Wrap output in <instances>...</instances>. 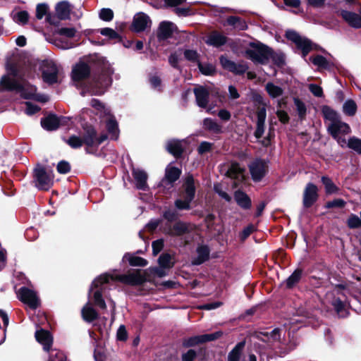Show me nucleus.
<instances>
[{
    "label": "nucleus",
    "instance_id": "nucleus-45",
    "mask_svg": "<svg viewBox=\"0 0 361 361\" xmlns=\"http://www.w3.org/2000/svg\"><path fill=\"white\" fill-rule=\"evenodd\" d=\"M302 271L300 270H295L286 280V286L292 288L296 284L301 278Z\"/></svg>",
    "mask_w": 361,
    "mask_h": 361
},
{
    "label": "nucleus",
    "instance_id": "nucleus-2",
    "mask_svg": "<svg viewBox=\"0 0 361 361\" xmlns=\"http://www.w3.org/2000/svg\"><path fill=\"white\" fill-rule=\"evenodd\" d=\"M113 73L114 69L109 65L105 66L101 73L93 78L87 91L92 94L100 95L104 94L111 84Z\"/></svg>",
    "mask_w": 361,
    "mask_h": 361
},
{
    "label": "nucleus",
    "instance_id": "nucleus-53",
    "mask_svg": "<svg viewBox=\"0 0 361 361\" xmlns=\"http://www.w3.org/2000/svg\"><path fill=\"white\" fill-rule=\"evenodd\" d=\"M101 35L108 37L110 39H116L119 36L118 33L111 28L105 27L100 30Z\"/></svg>",
    "mask_w": 361,
    "mask_h": 361
},
{
    "label": "nucleus",
    "instance_id": "nucleus-11",
    "mask_svg": "<svg viewBox=\"0 0 361 361\" xmlns=\"http://www.w3.org/2000/svg\"><path fill=\"white\" fill-rule=\"evenodd\" d=\"M18 298L30 308L35 309L39 305V300L36 293L27 288H20L18 291Z\"/></svg>",
    "mask_w": 361,
    "mask_h": 361
},
{
    "label": "nucleus",
    "instance_id": "nucleus-20",
    "mask_svg": "<svg viewBox=\"0 0 361 361\" xmlns=\"http://www.w3.org/2000/svg\"><path fill=\"white\" fill-rule=\"evenodd\" d=\"M187 142L184 140H172L168 142L167 144V150L169 153L172 154L173 156L178 157L181 155L183 150L186 147Z\"/></svg>",
    "mask_w": 361,
    "mask_h": 361
},
{
    "label": "nucleus",
    "instance_id": "nucleus-30",
    "mask_svg": "<svg viewBox=\"0 0 361 361\" xmlns=\"http://www.w3.org/2000/svg\"><path fill=\"white\" fill-rule=\"evenodd\" d=\"M197 257L194 259V264H200L209 259V250L206 245H200L197 248Z\"/></svg>",
    "mask_w": 361,
    "mask_h": 361
},
{
    "label": "nucleus",
    "instance_id": "nucleus-17",
    "mask_svg": "<svg viewBox=\"0 0 361 361\" xmlns=\"http://www.w3.org/2000/svg\"><path fill=\"white\" fill-rule=\"evenodd\" d=\"M90 73V66L84 62H79L73 68L72 78L74 81H80L88 77Z\"/></svg>",
    "mask_w": 361,
    "mask_h": 361
},
{
    "label": "nucleus",
    "instance_id": "nucleus-48",
    "mask_svg": "<svg viewBox=\"0 0 361 361\" xmlns=\"http://www.w3.org/2000/svg\"><path fill=\"white\" fill-rule=\"evenodd\" d=\"M348 226L350 228L361 227V219L355 214H351L348 219Z\"/></svg>",
    "mask_w": 361,
    "mask_h": 361
},
{
    "label": "nucleus",
    "instance_id": "nucleus-34",
    "mask_svg": "<svg viewBox=\"0 0 361 361\" xmlns=\"http://www.w3.org/2000/svg\"><path fill=\"white\" fill-rule=\"evenodd\" d=\"M11 17L14 22L20 25H25L28 22L29 14L25 11H13Z\"/></svg>",
    "mask_w": 361,
    "mask_h": 361
},
{
    "label": "nucleus",
    "instance_id": "nucleus-32",
    "mask_svg": "<svg viewBox=\"0 0 361 361\" xmlns=\"http://www.w3.org/2000/svg\"><path fill=\"white\" fill-rule=\"evenodd\" d=\"M173 32V24L170 22H162L159 27L157 36L159 39H164L169 37Z\"/></svg>",
    "mask_w": 361,
    "mask_h": 361
},
{
    "label": "nucleus",
    "instance_id": "nucleus-51",
    "mask_svg": "<svg viewBox=\"0 0 361 361\" xmlns=\"http://www.w3.org/2000/svg\"><path fill=\"white\" fill-rule=\"evenodd\" d=\"M99 18L104 21H111L114 18V12L110 8H102L99 12Z\"/></svg>",
    "mask_w": 361,
    "mask_h": 361
},
{
    "label": "nucleus",
    "instance_id": "nucleus-50",
    "mask_svg": "<svg viewBox=\"0 0 361 361\" xmlns=\"http://www.w3.org/2000/svg\"><path fill=\"white\" fill-rule=\"evenodd\" d=\"M48 6L45 4H39L36 8V17L37 19H42L48 11Z\"/></svg>",
    "mask_w": 361,
    "mask_h": 361
},
{
    "label": "nucleus",
    "instance_id": "nucleus-31",
    "mask_svg": "<svg viewBox=\"0 0 361 361\" xmlns=\"http://www.w3.org/2000/svg\"><path fill=\"white\" fill-rule=\"evenodd\" d=\"M82 316L85 321L91 322L97 318L98 314L88 302L82 309Z\"/></svg>",
    "mask_w": 361,
    "mask_h": 361
},
{
    "label": "nucleus",
    "instance_id": "nucleus-18",
    "mask_svg": "<svg viewBox=\"0 0 361 361\" xmlns=\"http://www.w3.org/2000/svg\"><path fill=\"white\" fill-rule=\"evenodd\" d=\"M150 25L151 20L149 16L144 13H138L134 16L132 26L135 32H141L149 27Z\"/></svg>",
    "mask_w": 361,
    "mask_h": 361
},
{
    "label": "nucleus",
    "instance_id": "nucleus-36",
    "mask_svg": "<svg viewBox=\"0 0 361 361\" xmlns=\"http://www.w3.org/2000/svg\"><path fill=\"white\" fill-rule=\"evenodd\" d=\"M235 200L238 204L243 208L247 209L251 205V202L248 196L241 191L235 192Z\"/></svg>",
    "mask_w": 361,
    "mask_h": 361
},
{
    "label": "nucleus",
    "instance_id": "nucleus-8",
    "mask_svg": "<svg viewBox=\"0 0 361 361\" xmlns=\"http://www.w3.org/2000/svg\"><path fill=\"white\" fill-rule=\"evenodd\" d=\"M246 56L256 63H266L270 56L271 50L262 44H253L245 51Z\"/></svg>",
    "mask_w": 361,
    "mask_h": 361
},
{
    "label": "nucleus",
    "instance_id": "nucleus-64",
    "mask_svg": "<svg viewBox=\"0 0 361 361\" xmlns=\"http://www.w3.org/2000/svg\"><path fill=\"white\" fill-rule=\"evenodd\" d=\"M196 357V352L194 350H189L182 355L183 361H193Z\"/></svg>",
    "mask_w": 361,
    "mask_h": 361
},
{
    "label": "nucleus",
    "instance_id": "nucleus-60",
    "mask_svg": "<svg viewBox=\"0 0 361 361\" xmlns=\"http://www.w3.org/2000/svg\"><path fill=\"white\" fill-rule=\"evenodd\" d=\"M309 90L315 97H321L323 96L322 88L317 85H315V84L309 85Z\"/></svg>",
    "mask_w": 361,
    "mask_h": 361
},
{
    "label": "nucleus",
    "instance_id": "nucleus-47",
    "mask_svg": "<svg viewBox=\"0 0 361 361\" xmlns=\"http://www.w3.org/2000/svg\"><path fill=\"white\" fill-rule=\"evenodd\" d=\"M346 144L350 148L361 154V140L353 137L350 138Z\"/></svg>",
    "mask_w": 361,
    "mask_h": 361
},
{
    "label": "nucleus",
    "instance_id": "nucleus-13",
    "mask_svg": "<svg viewBox=\"0 0 361 361\" xmlns=\"http://www.w3.org/2000/svg\"><path fill=\"white\" fill-rule=\"evenodd\" d=\"M267 171V163L262 160H255L250 165V171L254 181H259Z\"/></svg>",
    "mask_w": 361,
    "mask_h": 361
},
{
    "label": "nucleus",
    "instance_id": "nucleus-15",
    "mask_svg": "<svg viewBox=\"0 0 361 361\" xmlns=\"http://www.w3.org/2000/svg\"><path fill=\"white\" fill-rule=\"evenodd\" d=\"M317 187L312 184L308 183L304 190L303 194V205L305 207H310L317 200Z\"/></svg>",
    "mask_w": 361,
    "mask_h": 361
},
{
    "label": "nucleus",
    "instance_id": "nucleus-12",
    "mask_svg": "<svg viewBox=\"0 0 361 361\" xmlns=\"http://www.w3.org/2000/svg\"><path fill=\"white\" fill-rule=\"evenodd\" d=\"M338 13L350 27L355 29L361 28V8L359 13L348 10H341Z\"/></svg>",
    "mask_w": 361,
    "mask_h": 361
},
{
    "label": "nucleus",
    "instance_id": "nucleus-4",
    "mask_svg": "<svg viewBox=\"0 0 361 361\" xmlns=\"http://www.w3.org/2000/svg\"><path fill=\"white\" fill-rule=\"evenodd\" d=\"M110 280H116L124 283L130 284V285H137L140 284L143 282L144 279L142 276L140 274H123V275H117L113 276L107 274H102L98 278H97L93 282L90 288V290L92 291L94 288H99L100 286L104 283H109Z\"/></svg>",
    "mask_w": 361,
    "mask_h": 361
},
{
    "label": "nucleus",
    "instance_id": "nucleus-23",
    "mask_svg": "<svg viewBox=\"0 0 361 361\" xmlns=\"http://www.w3.org/2000/svg\"><path fill=\"white\" fill-rule=\"evenodd\" d=\"M194 93L197 105L200 107H206L208 104L209 91L203 87H199L194 90Z\"/></svg>",
    "mask_w": 361,
    "mask_h": 361
},
{
    "label": "nucleus",
    "instance_id": "nucleus-44",
    "mask_svg": "<svg viewBox=\"0 0 361 361\" xmlns=\"http://www.w3.org/2000/svg\"><path fill=\"white\" fill-rule=\"evenodd\" d=\"M102 288L96 290L93 294L94 302L102 309H106V305L102 298Z\"/></svg>",
    "mask_w": 361,
    "mask_h": 361
},
{
    "label": "nucleus",
    "instance_id": "nucleus-52",
    "mask_svg": "<svg viewBox=\"0 0 361 361\" xmlns=\"http://www.w3.org/2000/svg\"><path fill=\"white\" fill-rule=\"evenodd\" d=\"M60 35H63L68 38H72L75 35L76 30L73 27H62L58 30Z\"/></svg>",
    "mask_w": 361,
    "mask_h": 361
},
{
    "label": "nucleus",
    "instance_id": "nucleus-42",
    "mask_svg": "<svg viewBox=\"0 0 361 361\" xmlns=\"http://www.w3.org/2000/svg\"><path fill=\"white\" fill-rule=\"evenodd\" d=\"M322 181L324 185L325 190L327 194L336 193L338 191V188L329 178L323 176L322 178Z\"/></svg>",
    "mask_w": 361,
    "mask_h": 361
},
{
    "label": "nucleus",
    "instance_id": "nucleus-41",
    "mask_svg": "<svg viewBox=\"0 0 361 361\" xmlns=\"http://www.w3.org/2000/svg\"><path fill=\"white\" fill-rule=\"evenodd\" d=\"M265 89L271 98L279 97L283 93V90L281 87L277 86L272 82H268L266 85Z\"/></svg>",
    "mask_w": 361,
    "mask_h": 361
},
{
    "label": "nucleus",
    "instance_id": "nucleus-37",
    "mask_svg": "<svg viewBox=\"0 0 361 361\" xmlns=\"http://www.w3.org/2000/svg\"><path fill=\"white\" fill-rule=\"evenodd\" d=\"M206 42L209 44L219 47L226 43V37L217 32L212 33L207 38Z\"/></svg>",
    "mask_w": 361,
    "mask_h": 361
},
{
    "label": "nucleus",
    "instance_id": "nucleus-35",
    "mask_svg": "<svg viewBox=\"0 0 361 361\" xmlns=\"http://www.w3.org/2000/svg\"><path fill=\"white\" fill-rule=\"evenodd\" d=\"M158 262L161 267L166 269L171 268L175 263L173 256L168 253L161 255Z\"/></svg>",
    "mask_w": 361,
    "mask_h": 361
},
{
    "label": "nucleus",
    "instance_id": "nucleus-24",
    "mask_svg": "<svg viewBox=\"0 0 361 361\" xmlns=\"http://www.w3.org/2000/svg\"><path fill=\"white\" fill-rule=\"evenodd\" d=\"M192 229V226L183 221L176 223L172 228H169L167 233L171 235H181L188 233Z\"/></svg>",
    "mask_w": 361,
    "mask_h": 361
},
{
    "label": "nucleus",
    "instance_id": "nucleus-43",
    "mask_svg": "<svg viewBox=\"0 0 361 361\" xmlns=\"http://www.w3.org/2000/svg\"><path fill=\"white\" fill-rule=\"evenodd\" d=\"M124 259H127L131 266L145 267L147 264V260L140 257L125 255Z\"/></svg>",
    "mask_w": 361,
    "mask_h": 361
},
{
    "label": "nucleus",
    "instance_id": "nucleus-40",
    "mask_svg": "<svg viewBox=\"0 0 361 361\" xmlns=\"http://www.w3.org/2000/svg\"><path fill=\"white\" fill-rule=\"evenodd\" d=\"M357 104L352 99L346 100L343 105V112L348 116H353L357 112Z\"/></svg>",
    "mask_w": 361,
    "mask_h": 361
},
{
    "label": "nucleus",
    "instance_id": "nucleus-63",
    "mask_svg": "<svg viewBox=\"0 0 361 361\" xmlns=\"http://www.w3.org/2000/svg\"><path fill=\"white\" fill-rule=\"evenodd\" d=\"M184 56L186 59L191 61H195L197 60V53L194 50L188 49L184 51Z\"/></svg>",
    "mask_w": 361,
    "mask_h": 361
},
{
    "label": "nucleus",
    "instance_id": "nucleus-14",
    "mask_svg": "<svg viewBox=\"0 0 361 361\" xmlns=\"http://www.w3.org/2000/svg\"><path fill=\"white\" fill-rule=\"evenodd\" d=\"M222 335V333L221 331H217L214 334H204L200 336H196L194 337H191L186 340L184 342L185 345L186 346H193L195 345H197L199 343H205L210 341H214Z\"/></svg>",
    "mask_w": 361,
    "mask_h": 361
},
{
    "label": "nucleus",
    "instance_id": "nucleus-16",
    "mask_svg": "<svg viewBox=\"0 0 361 361\" xmlns=\"http://www.w3.org/2000/svg\"><path fill=\"white\" fill-rule=\"evenodd\" d=\"M220 62L224 68L236 74L244 73L248 68L246 64L235 63L225 56L220 58Z\"/></svg>",
    "mask_w": 361,
    "mask_h": 361
},
{
    "label": "nucleus",
    "instance_id": "nucleus-25",
    "mask_svg": "<svg viewBox=\"0 0 361 361\" xmlns=\"http://www.w3.org/2000/svg\"><path fill=\"white\" fill-rule=\"evenodd\" d=\"M181 171L176 167L172 165H169L166 169L165 178L162 180V184H165L166 182L172 183L178 180L180 176Z\"/></svg>",
    "mask_w": 361,
    "mask_h": 361
},
{
    "label": "nucleus",
    "instance_id": "nucleus-27",
    "mask_svg": "<svg viewBox=\"0 0 361 361\" xmlns=\"http://www.w3.org/2000/svg\"><path fill=\"white\" fill-rule=\"evenodd\" d=\"M133 176L136 182V187L140 190H145L147 188V176L146 173L140 169H133Z\"/></svg>",
    "mask_w": 361,
    "mask_h": 361
},
{
    "label": "nucleus",
    "instance_id": "nucleus-38",
    "mask_svg": "<svg viewBox=\"0 0 361 361\" xmlns=\"http://www.w3.org/2000/svg\"><path fill=\"white\" fill-rule=\"evenodd\" d=\"M245 346V342L238 343L233 349L228 353V361H239L243 349Z\"/></svg>",
    "mask_w": 361,
    "mask_h": 361
},
{
    "label": "nucleus",
    "instance_id": "nucleus-57",
    "mask_svg": "<svg viewBox=\"0 0 361 361\" xmlns=\"http://www.w3.org/2000/svg\"><path fill=\"white\" fill-rule=\"evenodd\" d=\"M152 246L153 255L156 256L162 250L164 247V240L162 239L157 240L152 243Z\"/></svg>",
    "mask_w": 361,
    "mask_h": 361
},
{
    "label": "nucleus",
    "instance_id": "nucleus-56",
    "mask_svg": "<svg viewBox=\"0 0 361 361\" xmlns=\"http://www.w3.org/2000/svg\"><path fill=\"white\" fill-rule=\"evenodd\" d=\"M199 68L203 74L207 75H212L215 71L214 67L212 65L202 64L200 63H199Z\"/></svg>",
    "mask_w": 361,
    "mask_h": 361
},
{
    "label": "nucleus",
    "instance_id": "nucleus-9",
    "mask_svg": "<svg viewBox=\"0 0 361 361\" xmlns=\"http://www.w3.org/2000/svg\"><path fill=\"white\" fill-rule=\"evenodd\" d=\"M43 80L48 84H54L58 82L59 68L52 61H43L42 65Z\"/></svg>",
    "mask_w": 361,
    "mask_h": 361
},
{
    "label": "nucleus",
    "instance_id": "nucleus-3",
    "mask_svg": "<svg viewBox=\"0 0 361 361\" xmlns=\"http://www.w3.org/2000/svg\"><path fill=\"white\" fill-rule=\"evenodd\" d=\"M106 138L107 137L105 135H102L97 137L94 128L89 127L85 130V133L82 137L77 135H72L66 142L72 148H79L83 144H85L88 147L98 146L106 140Z\"/></svg>",
    "mask_w": 361,
    "mask_h": 361
},
{
    "label": "nucleus",
    "instance_id": "nucleus-55",
    "mask_svg": "<svg viewBox=\"0 0 361 361\" xmlns=\"http://www.w3.org/2000/svg\"><path fill=\"white\" fill-rule=\"evenodd\" d=\"M214 190L216 193H218V195L223 199H224L225 200H226L227 202H230L231 200V197L229 196V195L225 192L223 188H222V186L219 184H216L214 185Z\"/></svg>",
    "mask_w": 361,
    "mask_h": 361
},
{
    "label": "nucleus",
    "instance_id": "nucleus-54",
    "mask_svg": "<svg viewBox=\"0 0 361 361\" xmlns=\"http://www.w3.org/2000/svg\"><path fill=\"white\" fill-rule=\"evenodd\" d=\"M345 202L342 199H335L332 201H329L326 202V208H342L345 206Z\"/></svg>",
    "mask_w": 361,
    "mask_h": 361
},
{
    "label": "nucleus",
    "instance_id": "nucleus-58",
    "mask_svg": "<svg viewBox=\"0 0 361 361\" xmlns=\"http://www.w3.org/2000/svg\"><path fill=\"white\" fill-rule=\"evenodd\" d=\"M182 55L181 51H176L171 54L169 57V63L171 66L173 67H176L178 65V63L180 59V56Z\"/></svg>",
    "mask_w": 361,
    "mask_h": 361
},
{
    "label": "nucleus",
    "instance_id": "nucleus-26",
    "mask_svg": "<svg viewBox=\"0 0 361 361\" xmlns=\"http://www.w3.org/2000/svg\"><path fill=\"white\" fill-rule=\"evenodd\" d=\"M42 126L47 130H54L60 125V119L55 115H49L41 121Z\"/></svg>",
    "mask_w": 361,
    "mask_h": 361
},
{
    "label": "nucleus",
    "instance_id": "nucleus-5",
    "mask_svg": "<svg viewBox=\"0 0 361 361\" xmlns=\"http://www.w3.org/2000/svg\"><path fill=\"white\" fill-rule=\"evenodd\" d=\"M185 190L180 199L175 202V205L178 209H190V203L195 197V188L194 179L192 176L186 177L184 183Z\"/></svg>",
    "mask_w": 361,
    "mask_h": 361
},
{
    "label": "nucleus",
    "instance_id": "nucleus-19",
    "mask_svg": "<svg viewBox=\"0 0 361 361\" xmlns=\"http://www.w3.org/2000/svg\"><path fill=\"white\" fill-rule=\"evenodd\" d=\"M37 341L43 345L44 350H49L53 343V338L48 331L40 329L35 332Z\"/></svg>",
    "mask_w": 361,
    "mask_h": 361
},
{
    "label": "nucleus",
    "instance_id": "nucleus-62",
    "mask_svg": "<svg viewBox=\"0 0 361 361\" xmlns=\"http://www.w3.org/2000/svg\"><path fill=\"white\" fill-rule=\"evenodd\" d=\"M212 144L208 142H202L198 147V152L203 154L212 149Z\"/></svg>",
    "mask_w": 361,
    "mask_h": 361
},
{
    "label": "nucleus",
    "instance_id": "nucleus-22",
    "mask_svg": "<svg viewBox=\"0 0 361 361\" xmlns=\"http://www.w3.org/2000/svg\"><path fill=\"white\" fill-rule=\"evenodd\" d=\"M244 173L245 169L237 163H232L226 172L229 178L236 180L237 182H241L244 180Z\"/></svg>",
    "mask_w": 361,
    "mask_h": 361
},
{
    "label": "nucleus",
    "instance_id": "nucleus-49",
    "mask_svg": "<svg viewBox=\"0 0 361 361\" xmlns=\"http://www.w3.org/2000/svg\"><path fill=\"white\" fill-rule=\"evenodd\" d=\"M294 103L296 106L299 117L300 118H303L306 114V106L305 104L298 99H295Z\"/></svg>",
    "mask_w": 361,
    "mask_h": 361
},
{
    "label": "nucleus",
    "instance_id": "nucleus-46",
    "mask_svg": "<svg viewBox=\"0 0 361 361\" xmlns=\"http://www.w3.org/2000/svg\"><path fill=\"white\" fill-rule=\"evenodd\" d=\"M310 60L319 68H326L328 66L327 60L322 56L317 55L314 57H311Z\"/></svg>",
    "mask_w": 361,
    "mask_h": 361
},
{
    "label": "nucleus",
    "instance_id": "nucleus-39",
    "mask_svg": "<svg viewBox=\"0 0 361 361\" xmlns=\"http://www.w3.org/2000/svg\"><path fill=\"white\" fill-rule=\"evenodd\" d=\"M203 128L214 133H220L221 132V126L212 118H205L203 121Z\"/></svg>",
    "mask_w": 361,
    "mask_h": 361
},
{
    "label": "nucleus",
    "instance_id": "nucleus-1",
    "mask_svg": "<svg viewBox=\"0 0 361 361\" xmlns=\"http://www.w3.org/2000/svg\"><path fill=\"white\" fill-rule=\"evenodd\" d=\"M6 90H18L20 92L21 95L25 99L35 98L39 101L46 102L47 99L44 97H39L36 95L37 88L30 84L17 81L15 78L5 75L3 76L0 81V91Z\"/></svg>",
    "mask_w": 361,
    "mask_h": 361
},
{
    "label": "nucleus",
    "instance_id": "nucleus-10",
    "mask_svg": "<svg viewBox=\"0 0 361 361\" xmlns=\"http://www.w3.org/2000/svg\"><path fill=\"white\" fill-rule=\"evenodd\" d=\"M286 37L295 43L297 47L302 50L303 57L312 49L313 45L310 39L305 37L300 36L296 32L288 30L286 33Z\"/></svg>",
    "mask_w": 361,
    "mask_h": 361
},
{
    "label": "nucleus",
    "instance_id": "nucleus-29",
    "mask_svg": "<svg viewBox=\"0 0 361 361\" xmlns=\"http://www.w3.org/2000/svg\"><path fill=\"white\" fill-rule=\"evenodd\" d=\"M322 112L325 119L326 126L341 119L338 113L328 106H322Z\"/></svg>",
    "mask_w": 361,
    "mask_h": 361
},
{
    "label": "nucleus",
    "instance_id": "nucleus-61",
    "mask_svg": "<svg viewBox=\"0 0 361 361\" xmlns=\"http://www.w3.org/2000/svg\"><path fill=\"white\" fill-rule=\"evenodd\" d=\"M48 361H66V355L61 351L52 353Z\"/></svg>",
    "mask_w": 361,
    "mask_h": 361
},
{
    "label": "nucleus",
    "instance_id": "nucleus-6",
    "mask_svg": "<svg viewBox=\"0 0 361 361\" xmlns=\"http://www.w3.org/2000/svg\"><path fill=\"white\" fill-rule=\"evenodd\" d=\"M328 133L337 141L342 147L346 145V140L344 136L348 135L351 130L349 125L341 119L327 125Z\"/></svg>",
    "mask_w": 361,
    "mask_h": 361
},
{
    "label": "nucleus",
    "instance_id": "nucleus-28",
    "mask_svg": "<svg viewBox=\"0 0 361 361\" xmlns=\"http://www.w3.org/2000/svg\"><path fill=\"white\" fill-rule=\"evenodd\" d=\"M71 12V6L67 1H61L56 6V13L60 20H66L69 18Z\"/></svg>",
    "mask_w": 361,
    "mask_h": 361
},
{
    "label": "nucleus",
    "instance_id": "nucleus-33",
    "mask_svg": "<svg viewBox=\"0 0 361 361\" xmlns=\"http://www.w3.org/2000/svg\"><path fill=\"white\" fill-rule=\"evenodd\" d=\"M91 106L95 109L97 111L96 114H98L100 118H104L106 116L109 115L110 110L108 108H106L99 100L93 99L91 101Z\"/></svg>",
    "mask_w": 361,
    "mask_h": 361
},
{
    "label": "nucleus",
    "instance_id": "nucleus-59",
    "mask_svg": "<svg viewBox=\"0 0 361 361\" xmlns=\"http://www.w3.org/2000/svg\"><path fill=\"white\" fill-rule=\"evenodd\" d=\"M70 164L67 161H61L57 165V171L60 173H67L70 171Z\"/></svg>",
    "mask_w": 361,
    "mask_h": 361
},
{
    "label": "nucleus",
    "instance_id": "nucleus-7",
    "mask_svg": "<svg viewBox=\"0 0 361 361\" xmlns=\"http://www.w3.org/2000/svg\"><path fill=\"white\" fill-rule=\"evenodd\" d=\"M36 185L40 190H47L54 183V174L51 169L38 165L34 172Z\"/></svg>",
    "mask_w": 361,
    "mask_h": 361
},
{
    "label": "nucleus",
    "instance_id": "nucleus-21",
    "mask_svg": "<svg viewBox=\"0 0 361 361\" xmlns=\"http://www.w3.org/2000/svg\"><path fill=\"white\" fill-rule=\"evenodd\" d=\"M104 119H105L104 121L106 122V127L111 139L117 140L118 137L119 130L116 121L111 114L106 116Z\"/></svg>",
    "mask_w": 361,
    "mask_h": 361
}]
</instances>
